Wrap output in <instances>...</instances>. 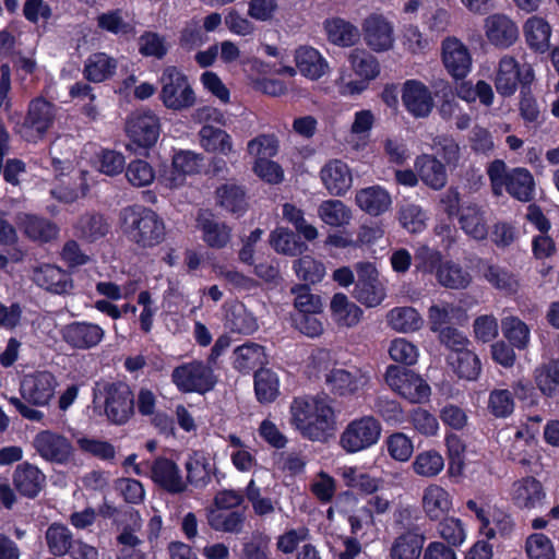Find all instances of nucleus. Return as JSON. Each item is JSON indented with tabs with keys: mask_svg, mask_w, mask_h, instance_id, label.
<instances>
[{
	"mask_svg": "<svg viewBox=\"0 0 559 559\" xmlns=\"http://www.w3.org/2000/svg\"><path fill=\"white\" fill-rule=\"evenodd\" d=\"M289 413L292 426L306 440L324 443L334 435L336 415L328 397H294Z\"/></svg>",
	"mask_w": 559,
	"mask_h": 559,
	"instance_id": "obj_1",
	"label": "nucleus"
},
{
	"mask_svg": "<svg viewBox=\"0 0 559 559\" xmlns=\"http://www.w3.org/2000/svg\"><path fill=\"white\" fill-rule=\"evenodd\" d=\"M118 226L127 241L141 250L160 246L167 235L164 218L152 207L139 203L119 211Z\"/></svg>",
	"mask_w": 559,
	"mask_h": 559,
	"instance_id": "obj_2",
	"label": "nucleus"
},
{
	"mask_svg": "<svg viewBox=\"0 0 559 559\" xmlns=\"http://www.w3.org/2000/svg\"><path fill=\"white\" fill-rule=\"evenodd\" d=\"M102 401L104 415L116 426H123L135 414V395L124 381H109L102 384L95 399Z\"/></svg>",
	"mask_w": 559,
	"mask_h": 559,
	"instance_id": "obj_3",
	"label": "nucleus"
},
{
	"mask_svg": "<svg viewBox=\"0 0 559 559\" xmlns=\"http://www.w3.org/2000/svg\"><path fill=\"white\" fill-rule=\"evenodd\" d=\"M382 433V425L372 415L350 420L340 435V447L347 454H355L374 447Z\"/></svg>",
	"mask_w": 559,
	"mask_h": 559,
	"instance_id": "obj_4",
	"label": "nucleus"
},
{
	"mask_svg": "<svg viewBox=\"0 0 559 559\" xmlns=\"http://www.w3.org/2000/svg\"><path fill=\"white\" fill-rule=\"evenodd\" d=\"M57 106L43 96L33 98L23 121L17 124V133L29 143L43 140L53 126Z\"/></svg>",
	"mask_w": 559,
	"mask_h": 559,
	"instance_id": "obj_5",
	"label": "nucleus"
},
{
	"mask_svg": "<svg viewBox=\"0 0 559 559\" xmlns=\"http://www.w3.org/2000/svg\"><path fill=\"white\" fill-rule=\"evenodd\" d=\"M170 378L181 393L204 395L217 383L213 368L202 360H192L175 367Z\"/></svg>",
	"mask_w": 559,
	"mask_h": 559,
	"instance_id": "obj_6",
	"label": "nucleus"
},
{
	"mask_svg": "<svg viewBox=\"0 0 559 559\" xmlns=\"http://www.w3.org/2000/svg\"><path fill=\"white\" fill-rule=\"evenodd\" d=\"M159 97L164 106L173 110L190 108L195 103V95L188 82V76L176 66H167L160 76Z\"/></svg>",
	"mask_w": 559,
	"mask_h": 559,
	"instance_id": "obj_7",
	"label": "nucleus"
},
{
	"mask_svg": "<svg viewBox=\"0 0 559 559\" xmlns=\"http://www.w3.org/2000/svg\"><path fill=\"white\" fill-rule=\"evenodd\" d=\"M388 385L405 400L414 404H421L429 401L430 385L413 370L390 365L385 371Z\"/></svg>",
	"mask_w": 559,
	"mask_h": 559,
	"instance_id": "obj_8",
	"label": "nucleus"
},
{
	"mask_svg": "<svg viewBox=\"0 0 559 559\" xmlns=\"http://www.w3.org/2000/svg\"><path fill=\"white\" fill-rule=\"evenodd\" d=\"M370 379L369 371L357 366L334 367L325 374V383L331 393L345 399L361 396Z\"/></svg>",
	"mask_w": 559,
	"mask_h": 559,
	"instance_id": "obj_9",
	"label": "nucleus"
},
{
	"mask_svg": "<svg viewBox=\"0 0 559 559\" xmlns=\"http://www.w3.org/2000/svg\"><path fill=\"white\" fill-rule=\"evenodd\" d=\"M159 118L151 110H135L126 121V134L139 148L148 150L159 138Z\"/></svg>",
	"mask_w": 559,
	"mask_h": 559,
	"instance_id": "obj_10",
	"label": "nucleus"
},
{
	"mask_svg": "<svg viewBox=\"0 0 559 559\" xmlns=\"http://www.w3.org/2000/svg\"><path fill=\"white\" fill-rule=\"evenodd\" d=\"M534 80V70L530 66L521 68L514 57L504 56L499 62V69L495 81L497 92L509 97L519 86H530Z\"/></svg>",
	"mask_w": 559,
	"mask_h": 559,
	"instance_id": "obj_11",
	"label": "nucleus"
},
{
	"mask_svg": "<svg viewBox=\"0 0 559 559\" xmlns=\"http://www.w3.org/2000/svg\"><path fill=\"white\" fill-rule=\"evenodd\" d=\"M57 381L49 371H35L20 381L22 399L34 406H45L55 395Z\"/></svg>",
	"mask_w": 559,
	"mask_h": 559,
	"instance_id": "obj_12",
	"label": "nucleus"
},
{
	"mask_svg": "<svg viewBox=\"0 0 559 559\" xmlns=\"http://www.w3.org/2000/svg\"><path fill=\"white\" fill-rule=\"evenodd\" d=\"M357 281L354 297L366 307H376L385 297L384 288L378 280V271L371 262L357 264Z\"/></svg>",
	"mask_w": 559,
	"mask_h": 559,
	"instance_id": "obj_13",
	"label": "nucleus"
},
{
	"mask_svg": "<svg viewBox=\"0 0 559 559\" xmlns=\"http://www.w3.org/2000/svg\"><path fill=\"white\" fill-rule=\"evenodd\" d=\"M402 102L414 118H427L432 112L435 99L429 87L419 80L409 79L402 86Z\"/></svg>",
	"mask_w": 559,
	"mask_h": 559,
	"instance_id": "obj_14",
	"label": "nucleus"
},
{
	"mask_svg": "<svg viewBox=\"0 0 559 559\" xmlns=\"http://www.w3.org/2000/svg\"><path fill=\"white\" fill-rule=\"evenodd\" d=\"M195 222L201 238L209 248L223 249L230 242L231 227L218 219L211 210H200Z\"/></svg>",
	"mask_w": 559,
	"mask_h": 559,
	"instance_id": "obj_15",
	"label": "nucleus"
},
{
	"mask_svg": "<svg viewBox=\"0 0 559 559\" xmlns=\"http://www.w3.org/2000/svg\"><path fill=\"white\" fill-rule=\"evenodd\" d=\"M442 63L448 73L455 80L467 76L472 68V56L468 48L456 37H447L441 44Z\"/></svg>",
	"mask_w": 559,
	"mask_h": 559,
	"instance_id": "obj_16",
	"label": "nucleus"
},
{
	"mask_svg": "<svg viewBox=\"0 0 559 559\" xmlns=\"http://www.w3.org/2000/svg\"><path fill=\"white\" fill-rule=\"evenodd\" d=\"M151 479L158 488L171 495L181 493L187 488L179 466L165 456H158L153 461Z\"/></svg>",
	"mask_w": 559,
	"mask_h": 559,
	"instance_id": "obj_17",
	"label": "nucleus"
},
{
	"mask_svg": "<svg viewBox=\"0 0 559 559\" xmlns=\"http://www.w3.org/2000/svg\"><path fill=\"white\" fill-rule=\"evenodd\" d=\"M485 33L491 45L503 49L511 47L519 37L515 22L502 13H495L486 17Z\"/></svg>",
	"mask_w": 559,
	"mask_h": 559,
	"instance_id": "obj_18",
	"label": "nucleus"
},
{
	"mask_svg": "<svg viewBox=\"0 0 559 559\" xmlns=\"http://www.w3.org/2000/svg\"><path fill=\"white\" fill-rule=\"evenodd\" d=\"M510 496L516 508L532 510L543 503L546 492L538 479L525 476L512 484Z\"/></svg>",
	"mask_w": 559,
	"mask_h": 559,
	"instance_id": "obj_19",
	"label": "nucleus"
},
{
	"mask_svg": "<svg viewBox=\"0 0 559 559\" xmlns=\"http://www.w3.org/2000/svg\"><path fill=\"white\" fill-rule=\"evenodd\" d=\"M365 40L374 51H386L393 46V27L382 15L371 14L362 25Z\"/></svg>",
	"mask_w": 559,
	"mask_h": 559,
	"instance_id": "obj_20",
	"label": "nucleus"
},
{
	"mask_svg": "<svg viewBox=\"0 0 559 559\" xmlns=\"http://www.w3.org/2000/svg\"><path fill=\"white\" fill-rule=\"evenodd\" d=\"M216 204L225 212L242 217L249 207L247 191L243 186L225 182L215 190Z\"/></svg>",
	"mask_w": 559,
	"mask_h": 559,
	"instance_id": "obj_21",
	"label": "nucleus"
},
{
	"mask_svg": "<svg viewBox=\"0 0 559 559\" xmlns=\"http://www.w3.org/2000/svg\"><path fill=\"white\" fill-rule=\"evenodd\" d=\"M414 167L419 179L430 189L441 190L448 182L445 165L435 155H418L415 158Z\"/></svg>",
	"mask_w": 559,
	"mask_h": 559,
	"instance_id": "obj_22",
	"label": "nucleus"
},
{
	"mask_svg": "<svg viewBox=\"0 0 559 559\" xmlns=\"http://www.w3.org/2000/svg\"><path fill=\"white\" fill-rule=\"evenodd\" d=\"M426 537L419 527L400 534L390 548V559H420Z\"/></svg>",
	"mask_w": 559,
	"mask_h": 559,
	"instance_id": "obj_23",
	"label": "nucleus"
},
{
	"mask_svg": "<svg viewBox=\"0 0 559 559\" xmlns=\"http://www.w3.org/2000/svg\"><path fill=\"white\" fill-rule=\"evenodd\" d=\"M320 175L324 187L332 195L342 197L352 187L350 169L346 163L340 159H333L325 164Z\"/></svg>",
	"mask_w": 559,
	"mask_h": 559,
	"instance_id": "obj_24",
	"label": "nucleus"
},
{
	"mask_svg": "<svg viewBox=\"0 0 559 559\" xmlns=\"http://www.w3.org/2000/svg\"><path fill=\"white\" fill-rule=\"evenodd\" d=\"M234 368L242 374L264 368L269 364L265 347L255 342H246L234 350Z\"/></svg>",
	"mask_w": 559,
	"mask_h": 559,
	"instance_id": "obj_25",
	"label": "nucleus"
},
{
	"mask_svg": "<svg viewBox=\"0 0 559 559\" xmlns=\"http://www.w3.org/2000/svg\"><path fill=\"white\" fill-rule=\"evenodd\" d=\"M37 452L46 460L63 463L70 455L67 439L50 431L39 432L34 441Z\"/></svg>",
	"mask_w": 559,
	"mask_h": 559,
	"instance_id": "obj_26",
	"label": "nucleus"
},
{
	"mask_svg": "<svg viewBox=\"0 0 559 559\" xmlns=\"http://www.w3.org/2000/svg\"><path fill=\"white\" fill-rule=\"evenodd\" d=\"M225 326L242 335H251L259 329L257 318L241 301H234L226 307Z\"/></svg>",
	"mask_w": 559,
	"mask_h": 559,
	"instance_id": "obj_27",
	"label": "nucleus"
},
{
	"mask_svg": "<svg viewBox=\"0 0 559 559\" xmlns=\"http://www.w3.org/2000/svg\"><path fill=\"white\" fill-rule=\"evenodd\" d=\"M109 229L110 225L106 216L97 212L83 214L74 225L75 236L87 242L104 238Z\"/></svg>",
	"mask_w": 559,
	"mask_h": 559,
	"instance_id": "obj_28",
	"label": "nucleus"
},
{
	"mask_svg": "<svg viewBox=\"0 0 559 559\" xmlns=\"http://www.w3.org/2000/svg\"><path fill=\"white\" fill-rule=\"evenodd\" d=\"M452 507L449 492L438 485L428 486L423 496V508L431 521L445 518Z\"/></svg>",
	"mask_w": 559,
	"mask_h": 559,
	"instance_id": "obj_29",
	"label": "nucleus"
},
{
	"mask_svg": "<svg viewBox=\"0 0 559 559\" xmlns=\"http://www.w3.org/2000/svg\"><path fill=\"white\" fill-rule=\"evenodd\" d=\"M504 188L513 199L521 202H531L535 195L534 177L528 169L523 167L510 170Z\"/></svg>",
	"mask_w": 559,
	"mask_h": 559,
	"instance_id": "obj_30",
	"label": "nucleus"
},
{
	"mask_svg": "<svg viewBox=\"0 0 559 559\" xmlns=\"http://www.w3.org/2000/svg\"><path fill=\"white\" fill-rule=\"evenodd\" d=\"M462 230L475 240H484L488 235L485 212L475 203L463 205L459 215Z\"/></svg>",
	"mask_w": 559,
	"mask_h": 559,
	"instance_id": "obj_31",
	"label": "nucleus"
},
{
	"mask_svg": "<svg viewBox=\"0 0 559 559\" xmlns=\"http://www.w3.org/2000/svg\"><path fill=\"white\" fill-rule=\"evenodd\" d=\"M356 203L364 212L378 216L389 210L392 200L384 188L372 186L356 193Z\"/></svg>",
	"mask_w": 559,
	"mask_h": 559,
	"instance_id": "obj_32",
	"label": "nucleus"
},
{
	"mask_svg": "<svg viewBox=\"0 0 559 559\" xmlns=\"http://www.w3.org/2000/svg\"><path fill=\"white\" fill-rule=\"evenodd\" d=\"M295 62L300 74L311 80L320 79L328 69V63L321 53L309 46L296 49Z\"/></svg>",
	"mask_w": 559,
	"mask_h": 559,
	"instance_id": "obj_33",
	"label": "nucleus"
},
{
	"mask_svg": "<svg viewBox=\"0 0 559 559\" xmlns=\"http://www.w3.org/2000/svg\"><path fill=\"white\" fill-rule=\"evenodd\" d=\"M324 31L329 41L340 47L354 46L360 38L358 27L342 17L326 19Z\"/></svg>",
	"mask_w": 559,
	"mask_h": 559,
	"instance_id": "obj_34",
	"label": "nucleus"
},
{
	"mask_svg": "<svg viewBox=\"0 0 559 559\" xmlns=\"http://www.w3.org/2000/svg\"><path fill=\"white\" fill-rule=\"evenodd\" d=\"M44 481L43 473L28 463L19 465L13 474V485L17 492L27 498H35Z\"/></svg>",
	"mask_w": 559,
	"mask_h": 559,
	"instance_id": "obj_35",
	"label": "nucleus"
},
{
	"mask_svg": "<svg viewBox=\"0 0 559 559\" xmlns=\"http://www.w3.org/2000/svg\"><path fill=\"white\" fill-rule=\"evenodd\" d=\"M550 35L551 27L542 17L532 16L524 24L526 44L535 52L544 53L549 49Z\"/></svg>",
	"mask_w": 559,
	"mask_h": 559,
	"instance_id": "obj_36",
	"label": "nucleus"
},
{
	"mask_svg": "<svg viewBox=\"0 0 559 559\" xmlns=\"http://www.w3.org/2000/svg\"><path fill=\"white\" fill-rule=\"evenodd\" d=\"M270 245L281 254L297 257L308 250V246L300 239V236L288 229L278 227L270 235Z\"/></svg>",
	"mask_w": 559,
	"mask_h": 559,
	"instance_id": "obj_37",
	"label": "nucleus"
},
{
	"mask_svg": "<svg viewBox=\"0 0 559 559\" xmlns=\"http://www.w3.org/2000/svg\"><path fill=\"white\" fill-rule=\"evenodd\" d=\"M117 60L105 52L92 53L85 61L84 76L94 83L104 82L116 73Z\"/></svg>",
	"mask_w": 559,
	"mask_h": 559,
	"instance_id": "obj_38",
	"label": "nucleus"
},
{
	"mask_svg": "<svg viewBox=\"0 0 559 559\" xmlns=\"http://www.w3.org/2000/svg\"><path fill=\"white\" fill-rule=\"evenodd\" d=\"M448 362L461 379L475 381L481 372L479 357L471 349L465 348L448 356Z\"/></svg>",
	"mask_w": 559,
	"mask_h": 559,
	"instance_id": "obj_39",
	"label": "nucleus"
},
{
	"mask_svg": "<svg viewBox=\"0 0 559 559\" xmlns=\"http://www.w3.org/2000/svg\"><path fill=\"white\" fill-rule=\"evenodd\" d=\"M201 146L209 153L227 156L233 151L231 136L223 129L204 124L199 131Z\"/></svg>",
	"mask_w": 559,
	"mask_h": 559,
	"instance_id": "obj_40",
	"label": "nucleus"
},
{
	"mask_svg": "<svg viewBox=\"0 0 559 559\" xmlns=\"http://www.w3.org/2000/svg\"><path fill=\"white\" fill-rule=\"evenodd\" d=\"M35 283L46 290L64 294L68 287V274L55 264H43L34 272Z\"/></svg>",
	"mask_w": 559,
	"mask_h": 559,
	"instance_id": "obj_41",
	"label": "nucleus"
},
{
	"mask_svg": "<svg viewBox=\"0 0 559 559\" xmlns=\"http://www.w3.org/2000/svg\"><path fill=\"white\" fill-rule=\"evenodd\" d=\"M330 309L337 324L344 326L356 325L362 316V310L356 304L350 302L343 293H336L332 297Z\"/></svg>",
	"mask_w": 559,
	"mask_h": 559,
	"instance_id": "obj_42",
	"label": "nucleus"
},
{
	"mask_svg": "<svg viewBox=\"0 0 559 559\" xmlns=\"http://www.w3.org/2000/svg\"><path fill=\"white\" fill-rule=\"evenodd\" d=\"M436 278L440 285L450 289H465L472 282L471 274L452 260L444 261Z\"/></svg>",
	"mask_w": 559,
	"mask_h": 559,
	"instance_id": "obj_43",
	"label": "nucleus"
},
{
	"mask_svg": "<svg viewBox=\"0 0 559 559\" xmlns=\"http://www.w3.org/2000/svg\"><path fill=\"white\" fill-rule=\"evenodd\" d=\"M254 392L257 400L262 403H271L275 401L280 391V381L277 374L269 369L261 368L254 372Z\"/></svg>",
	"mask_w": 559,
	"mask_h": 559,
	"instance_id": "obj_44",
	"label": "nucleus"
},
{
	"mask_svg": "<svg viewBox=\"0 0 559 559\" xmlns=\"http://www.w3.org/2000/svg\"><path fill=\"white\" fill-rule=\"evenodd\" d=\"M202 157L191 151H180L173 156L170 186H177L178 179L182 181L185 176L200 173Z\"/></svg>",
	"mask_w": 559,
	"mask_h": 559,
	"instance_id": "obj_45",
	"label": "nucleus"
},
{
	"mask_svg": "<svg viewBox=\"0 0 559 559\" xmlns=\"http://www.w3.org/2000/svg\"><path fill=\"white\" fill-rule=\"evenodd\" d=\"M350 68L357 76L371 81L380 73L377 58L365 49L355 48L348 56Z\"/></svg>",
	"mask_w": 559,
	"mask_h": 559,
	"instance_id": "obj_46",
	"label": "nucleus"
},
{
	"mask_svg": "<svg viewBox=\"0 0 559 559\" xmlns=\"http://www.w3.org/2000/svg\"><path fill=\"white\" fill-rule=\"evenodd\" d=\"M24 233L32 240L48 242L58 235V227L51 221L36 215H26Z\"/></svg>",
	"mask_w": 559,
	"mask_h": 559,
	"instance_id": "obj_47",
	"label": "nucleus"
},
{
	"mask_svg": "<svg viewBox=\"0 0 559 559\" xmlns=\"http://www.w3.org/2000/svg\"><path fill=\"white\" fill-rule=\"evenodd\" d=\"M502 333L509 344L522 350L525 349L530 342V328L519 317L510 316L502 319Z\"/></svg>",
	"mask_w": 559,
	"mask_h": 559,
	"instance_id": "obj_48",
	"label": "nucleus"
},
{
	"mask_svg": "<svg viewBox=\"0 0 559 559\" xmlns=\"http://www.w3.org/2000/svg\"><path fill=\"white\" fill-rule=\"evenodd\" d=\"M103 329L94 323L72 322V347L91 348L96 346L103 338Z\"/></svg>",
	"mask_w": 559,
	"mask_h": 559,
	"instance_id": "obj_49",
	"label": "nucleus"
},
{
	"mask_svg": "<svg viewBox=\"0 0 559 559\" xmlns=\"http://www.w3.org/2000/svg\"><path fill=\"white\" fill-rule=\"evenodd\" d=\"M391 326L399 332H414L420 329L423 319L413 307H396L388 314Z\"/></svg>",
	"mask_w": 559,
	"mask_h": 559,
	"instance_id": "obj_50",
	"label": "nucleus"
},
{
	"mask_svg": "<svg viewBox=\"0 0 559 559\" xmlns=\"http://www.w3.org/2000/svg\"><path fill=\"white\" fill-rule=\"evenodd\" d=\"M444 441L449 459L448 472L451 476L461 475L464 468L466 444L455 432H447Z\"/></svg>",
	"mask_w": 559,
	"mask_h": 559,
	"instance_id": "obj_51",
	"label": "nucleus"
},
{
	"mask_svg": "<svg viewBox=\"0 0 559 559\" xmlns=\"http://www.w3.org/2000/svg\"><path fill=\"white\" fill-rule=\"evenodd\" d=\"M515 408L513 394L508 389H493L488 396L487 409L495 418H508Z\"/></svg>",
	"mask_w": 559,
	"mask_h": 559,
	"instance_id": "obj_52",
	"label": "nucleus"
},
{
	"mask_svg": "<svg viewBox=\"0 0 559 559\" xmlns=\"http://www.w3.org/2000/svg\"><path fill=\"white\" fill-rule=\"evenodd\" d=\"M293 269L299 280L305 284H317L322 281L325 274V266L322 262L310 255H301L294 261Z\"/></svg>",
	"mask_w": 559,
	"mask_h": 559,
	"instance_id": "obj_53",
	"label": "nucleus"
},
{
	"mask_svg": "<svg viewBox=\"0 0 559 559\" xmlns=\"http://www.w3.org/2000/svg\"><path fill=\"white\" fill-rule=\"evenodd\" d=\"M443 263V255L437 249L423 245L415 251L414 265L419 273L437 275Z\"/></svg>",
	"mask_w": 559,
	"mask_h": 559,
	"instance_id": "obj_54",
	"label": "nucleus"
},
{
	"mask_svg": "<svg viewBox=\"0 0 559 559\" xmlns=\"http://www.w3.org/2000/svg\"><path fill=\"white\" fill-rule=\"evenodd\" d=\"M321 219L334 227L345 225L350 219L349 209L341 200H326L318 209Z\"/></svg>",
	"mask_w": 559,
	"mask_h": 559,
	"instance_id": "obj_55",
	"label": "nucleus"
},
{
	"mask_svg": "<svg viewBox=\"0 0 559 559\" xmlns=\"http://www.w3.org/2000/svg\"><path fill=\"white\" fill-rule=\"evenodd\" d=\"M444 467L442 455L436 450H428L418 453L413 462L414 472L424 477H435Z\"/></svg>",
	"mask_w": 559,
	"mask_h": 559,
	"instance_id": "obj_56",
	"label": "nucleus"
},
{
	"mask_svg": "<svg viewBox=\"0 0 559 559\" xmlns=\"http://www.w3.org/2000/svg\"><path fill=\"white\" fill-rule=\"evenodd\" d=\"M290 293L295 295L294 306L299 316L321 311V297L312 294L308 284H296L290 288Z\"/></svg>",
	"mask_w": 559,
	"mask_h": 559,
	"instance_id": "obj_57",
	"label": "nucleus"
},
{
	"mask_svg": "<svg viewBox=\"0 0 559 559\" xmlns=\"http://www.w3.org/2000/svg\"><path fill=\"white\" fill-rule=\"evenodd\" d=\"M373 411L389 426H400L407 418L400 402L383 396H378L374 400Z\"/></svg>",
	"mask_w": 559,
	"mask_h": 559,
	"instance_id": "obj_58",
	"label": "nucleus"
},
{
	"mask_svg": "<svg viewBox=\"0 0 559 559\" xmlns=\"http://www.w3.org/2000/svg\"><path fill=\"white\" fill-rule=\"evenodd\" d=\"M139 52L142 57L162 60L168 52L165 37L153 31H145L139 37Z\"/></svg>",
	"mask_w": 559,
	"mask_h": 559,
	"instance_id": "obj_59",
	"label": "nucleus"
},
{
	"mask_svg": "<svg viewBox=\"0 0 559 559\" xmlns=\"http://www.w3.org/2000/svg\"><path fill=\"white\" fill-rule=\"evenodd\" d=\"M435 97L439 103V116L443 120H450L457 110H461L460 104L455 98V91L449 82H441L436 86Z\"/></svg>",
	"mask_w": 559,
	"mask_h": 559,
	"instance_id": "obj_60",
	"label": "nucleus"
},
{
	"mask_svg": "<svg viewBox=\"0 0 559 559\" xmlns=\"http://www.w3.org/2000/svg\"><path fill=\"white\" fill-rule=\"evenodd\" d=\"M385 445L389 455L397 462H407L414 453L413 440L401 431L389 435Z\"/></svg>",
	"mask_w": 559,
	"mask_h": 559,
	"instance_id": "obj_61",
	"label": "nucleus"
},
{
	"mask_svg": "<svg viewBox=\"0 0 559 559\" xmlns=\"http://www.w3.org/2000/svg\"><path fill=\"white\" fill-rule=\"evenodd\" d=\"M187 479L195 488H204L212 480V464L205 459L190 457L186 463Z\"/></svg>",
	"mask_w": 559,
	"mask_h": 559,
	"instance_id": "obj_62",
	"label": "nucleus"
},
{
	"mask_svg": "<svg viewBox=\"0 0 559 559\" xmlns=\"http://www.w3.org/2000/svg\"><path fill=\"white\" fill-rule=\"evenodd\" d=\"M525 550L530 559H556L552 542L543 533L531 534L526 539Z\"/></svg>",
	"mask_w": 559,
	"mask_h": 559,
	"instance_id": "obj_63",
	"label": "nucleus"
},
{
	"mask_svg": "<svg viewBox=\"0 0 559 559\" xmlns=\"http://www.w3.org/2000/svg\"><path fill=\"white\" fill-rule=\"evenodd\" d=\"M535 382L543 395L554 396L556 388L559 386V359L551 360L536 372Z\"/></svg>",
	"mask_w": 559,
	"mask_h": 559,
	"instance_id": "obj_64",
	"label": "nucleus"
}]
</instances>
